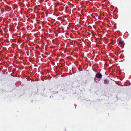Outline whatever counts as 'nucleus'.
<instances>
[{"instance_id":"2","label":"nucleus","mask_w":131,"mask_h":131,"mask_svg":"<svg viewBox=\"0 0 131 131\" xmlns=\"http://www.w3.org/2000/svg\"><path fill=\"white\" fill-rule=\"evenodd\" d=\"M109 82L108 80L107 79H105L104 80V84H108Z\"/></svg>"},{"instance_id":"3","label":"nucleus","mask_w":131,"mask_h":131,"mask_svg":"<svg viewBox=\"0 0 131 131\" xmlns=\"http://www.w3.org/2000/svg\"><path fill=\"white\" fill-rule=\"evenodd\" d=\"M124 43V42L123 41H120L119 42V44L120 45H122V44H123V43Z\"/></svg>"},{"instance_id":"1","label":"nucleus","mask_w":131,"mask_h":131,"mask_svg":"<svg viewBox=\"0 0 131 131\" xmlns=\"http://www.w3.org/2000/svg\"><path fill=\"white\" fill-rule=\"evenodd\" d=\"M102 75L100 72H98L96 74L95 77L97 78H101Z\"/></svg>"}]
</instances>
